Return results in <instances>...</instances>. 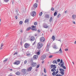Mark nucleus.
<instances>
[{
	"instance_id": "nucleus-18",
	"label": "nucleus",
	"mask_w": 76,
	"mask_h": 76,
	"mask_svg": "<svg viewBox=\"0 0 76 76\" xmlns=\"http://www.w3.org/2000/svg\"><path fill=\"white\" fill-rule=\"evenodd\" d=\"M45 18L46 19H49L50 18V16H49V15L48 14H46L45 15Z\"/></svg>"
},
{
	"instance_id": "nucleus-41",
	"label": "nucleus",
	"mask_w": 76,
	"mask_h": 76,
	"mask_svg": "<svg viewBox=\"0 0 76 76\" xmlns=\"http://www.w3.org/2000/svg\"><path fill=\"white\" fill-rule=\"evenodd\" d=\"M31 27L32 28H35L36 27L35 26H31Z\"/></svg>"
},
{
	"instance_id": "nucleus-25",
	"label": "nucleus",
	"mask_w": 76,
	"mask_h": 76,
	"mask_svg": "<svg viewBox=\"0 0 76 76\" xmlns=\"http://www.w3.org/2000/svg\"><path fill=\"white\" fill-rule=\"evenodd\" d=\"M7 60H8V58H5V60L3 61V62H4V63H6V62H7Z\"/></svg>"
},
{
	"instance_id": "nucleus-3",
	"label": "nucleus",
	"mask_w": 76,
	"mask_h": 76,
	"mask_svg": "<svg viewBox=\"0 0 76 76\" xmlns=\"http://www.w3.org/2000/svg\"><path fill=\"white\" fill-rule=\"evenodd\" d=\"M21 72L23 73V74L25 75L26 73H27V69H21Z\"/></svg>"
},
{
	"instance_id": "nucleus-57",
	"label": "nucleus",
	"mask_w": 76,
	"mask_h": 76,
	"mask_svg": "<svg viewBox=\"0 0 76 76\" xmlns=\"http://www.w3.org/2000/svg\"><path fill=\"white\" fill-rule=\"evenodd\" d=\"M15 12H16V13H18V10H16V11H15Z\"/></svg>"
},
{
	"instance_id": "nucleus-28",
	"label": "nucleus",
	"mask_w": 76,
	"mask_h": 76,
	"mask_svg": "<svg viewBox=\"0 0 76 76\" xmlns=\"http://www.w3.org/2000/svg\"><path fill=\"white\" fill-rule=\"evenodd\" d=\"M53 64H55V63L57 64V61L55 60H54L53 62Z\"/></svg>"
},
{
	"instance_id": "nucleus-48",
	"label": "nucleus",
	"mask_w": 76,
	"mask_h": 76,
	"mask_svg": "<svg viewBox=\"0 0 76 76\" xmlns=\"http://www.w3.org/2000/svg\"><path fill=\"white\" fill-rule=\"evenodd\" d=\"M30 55H31V54L28 53V54H27L26 56H30Z\"/></svg>"
},
{
	"instance_id": "nucleus-2",
	"label": "nucleus",
	"mask_w": 76,
	"mask_h": 76,
	"mask_svg": "<svg viewBox=\"0 0 76 76\" xmlns=\"http://www.w3.org/2000/svg\"><path fill=\"white\" fill-rule=\"evenodd\" d=\"M37 6H38V4L36 3L34 4L33 5V7L31 8L32 10H35V9L37 8Z\"/></svg>"
},
{
	"instance_id": "nucleus-50",
	"label": "nucleus",
	"mask_w": 76,
	"mask_h": 76,
	"mask_svg": "<svg viewBox=\"0 0 76 76\" xmlns=\"http://www.w3.org/2000/svg\"><path fill=\"white\" fill-rule=\"evenodd\" d=\"M44 72L45 73H46V70H45V68H44Z\"/></svg>"
},
{
	"instance_id": "nucleus-32",
	"label": "nucleus",
	"mask_w": 76,
	"mask_h": 76,
	"mask_svg": "<svg viewBox=\"0 0 76 76\" xmlns=\"http://www.w3.org/2000/svg\"><path fill=\"white\" fill-rule=\"evenodd\" d=\"M28 21H29V20L28 19H26L25 20L24 22L25 23H27V22H28Z\"/></svg>"
},
{
	"instance_id": "nucleus-47",
	"label": "nucleus",
	"mask_w": 76,
	"mask_h": 76,
	"mask_svg": "<svg viewBox=\"0 0 76 76\" xmlns=\"http://www.w3.org/2000/svg\"><path fill=\"white\" fill-rule=\"evenodd\" d=\"M26 63H27V61L25 60L24 62V64H26Z\"/></svg>"
},
{
	"instance_id": "nucleus-14",
	"label": "nucleus",
	"mask_w": 76,
	"mask_h": 76,
	"mask_svg": "<svg viewBox=\"0 0 76 76\" xmlns=\"http://www.w3.org/2000/svg\"><path fill=\"white\" fill-rule=\"evenodd\" d=\"M58 53H62V50H61V48H60V49L58 51H57L56 52L55 54Z\"/></svg>"
},
{
	"instance_id": "nucleus-37",
	"label": "nucleus",
	"mask_w": 76,
	"mask_h": 76,
	"mask_svg": "<svg viewBox=\"0 0 76 76\" xmlns=\"http://www.w3.org/2000/svg\"><path fill=\"white\" fill-rule=\"evenodd\" d=\"M56 74V72H53L52 74V75H53V76H54V75H55Z\"/></svg>"
},
{
	"instance_id": "nucleus-13",
	"label": "nucleus",
	"mask_w": 76,
	"mask_h": 76,
	"mask_svg": "<svg viewBox=\"0 0 76 76\" xmlns=\"http://www.w3.org/2000/svg\"><path fill=\"white\" fill-rule=\"evenodd\" d=\"M30 41H33L35 40V37H34L32 36L30 39Z\"/></svg>"
},
{
	"instance_id": "nucleus-20",
	"label": "nucleus",
	"mask_w": 76,
	"mask_h": 76,
	"mask_svg": "<svg viewBox=\"0 0 76 76\" xmlns=\"http://www.w3.org/2000/svg\"><path fill=\"white\" fill-rule=\"evenodd\" d=\"M32 29V28L31 27H29L28 28L26 29V31H30V30Z\"/></svg>"
},
{
	"instance_id": "nucleus-17",
	"label": "nucleus",
	"mask_w": 76,
	"mask_h": 76,
	"mask_svg": "<svg viewBox=\"0 0 76 76\" xmlns=\"http://www.w3.org/2000/svg\"><path fill=\"white\" fill-rule=\"evenodd\" d=\"M72 19H74V20H75V18H76V15H72Z\"/></svg>"
},
{
	"instance_id": "nucleus-55",
	"label": "nucleus",
	"mask_w": 76,
	"mask_h": 76,
	"mask_svg": "<svg viewBox=\"0 0 76 76\" xmlns=\"http://www.w3.org/2000/svg\"><path fill=\"white\" fill-rule=\"evenodd\" d=\"M1 47H3V44L2 43L1 44Z\"/></svg>"
},
{
	"instance_id": "nucleus-53",
	"label": "nucleus",
	"mask_w": 76,
	"mask_h": 76,
	"mask_svg": "<svg viewBox=\"0 0 76 76\" xmlns=\"http://www.w3.org/2000/svg\"><path fill=\"white\" fill-rule=\"evenodd\" d=\"M20 32H21V33H22V32H23V30H21L20 31Z\"/></svg>"
},
{
	"instance_id": "nucleus-8",
	"label": "nucleus",
	"mask_w": 76,
	"mask_h": 76,
	"mask_svg": "<svg viewBox=\"0 0 76 76\" xmlns=\"http://www.w3.org/2000/svg\"><path fill=\"white\" fill-rule=\"evenodd\" d=\"M45 58H46V55H43L40 58L41 60H44Z\"/></svg>"
},
{
	"instance_id": "nucleus-9",
	"label": "nucleus",
	"mask_w": 76,
	"mask_h": 76,
	"mask_svg": "<svg viewBox=\"0 0 76 76\" xmlns=\"http://www.w3.org/2000/svg\"><path fill=\"white\" fill-rule=\"evenodd\" d=\"M29 46V44L26 43L24 45V47L26 48H28Z\"/></svg>"
},
{
	"instance_id": "nucleus-64",
	"label": "nucleus",
	"mask_w": 76,
	"mask_h": 76,
	"mask_svg": "<svg viewBox=\"0 0 76 76\" xmlns=\"http://www.w3.org/2000/svg\"><path fill=\"white\" fill-rule=\"evenodd\" d=\"M56 76H59V75H58V74H57L56 75Z\"/></svg>"
},
{
	"instance_id": "nucleus-62",
	"label": "nucleus",
	"mask_w": 76,
	"mask_h": 76,
	"mask_svg": "<svg viewBox=\"0 0 76 76\" xmlns=\"http://www.w3.org/2000/svg\"><path fill=\"white\" fill-rule=\"evenodd\" d=\"M67 11H66L65 12V13H67Z\"/></svg>"
},
{
	"instance_id": "nucleus-35",
	"label": "nucleus",
	"mask_w": 76,
	"mask_h": 76,
	"mask_svg": "<svg viewBox=\"0 0 76 76\" xmlns=\"http://www.w3.org/2000/svg\"><path fill=\"white\" fill-rule=\"evenodd\" d=\"M61 16V14H59L57 16V18H60Z\"/></svg>"
},
{
	"instance_id": "nucleus-34",
	"label": "nucleus",
	"mask_w": 76,
	"mask_h": 76,
	"mask_svg": "<svg viewBox=\"0 0 76 76\" xmlns=\"http://www.w3.org/2000/svg\"><path fill=\"white\" fill-rule=\"evenodd\" d=\"M23 23V21H20L19 22L20 25H22Z\"/></svg>"
},
{
	"instance_id": "nucleus-44",
	"label": "nucleus",
	"mask_w": 76,
	"mask_h": 76,
	"mask_svg": "<svg viewBox=\"0 0 76 76\" xmlns=\"http://www.w3.org/2000/svg\"><path fill=\"white\" fill-rule=\"evenodd\" d=\"M52 57H53V55H50L49 57V58H52Z\"/></svg>"
},
{
	"instance_id": "nucleus-61",
	"label": "nucleus",
	"mask_w": 76,
	"mask_h": 76,
	"mask_svg": "<svg viewBox=\"0 0 76 76\" xmlns=\"http://www.w3.org/2000/svg\"><path fill=\"white\" fill-rule=\"evenodd\" d=\"M58 64L59 66H60V65H61V63H59Z\"/></svg>"
},
{
	"instance_id": "nucleus-56",
	"label": "nucleus",
	"mask_w": 76,
	"mask_h": 76,
	"mask_svg": "<svg viewBox=\"0 0 76 76\" xmlns=\"http://www.w3.org/2000/svg\"><path fill=\"white\" fill-rule=\"evenodd\" d=\"M16 54H18V53L17 52H15L14 53V55H15Z\"/></svg>"
},
{
	"instance_id": "nucleus-54",
	"label": "nucleus",
	"mask_w": 76,
	"mask_h": 76,
	"mask_svg": "<svg viewBox=\"0 0 76 76\" xmlns=\"http://www.w3.org/2000/svg\"><path fill=\"white\" fill-rule=\"evenodd\" d=\"M35 42H36V41H35V42H34V43L32 44L33 45H35Z\"/></svg>"
},
{
	"instance_id": "nucleus-46",
	"label": "nucleus",
	"mask_w": 76,
	"mask_h": 76,
	"mask_svg": "<svg viewBox=\"0 0 76 76\" xmlns=\"http://www.w3.org/2000/svg\"><path fill=\"white\" fill-rule=\"evenodd\" d=\"M58 73V69H57V71H56V72H55V73H56V74H57V73Z\"/></svg>"
},
{
	"instance_id": "nucleus-11",
	"label": "nucleus",
	"mask_w": 76,
	"mask_h": 76,
	"mask_svg": "<svg viewBox=\"0 0 76 76\" xmlns=\"http://www.w3.org/2000/svg\"><path fill=\"white\" fill-rule=\"evenodd\" d=\"M38 58V55H34L33 56V59H34V60H37Z\"/></svg>"
},
{
	"instance_id": "nucleus-21",
	"label": "nucleus",
	"mask_w": 76,
	"mask_h": 76,
	"mask_svg": "<svg viewBox=\"0 0 76 76\" xmlns=\"http://www.w3.org/2000/svg\"><path fill=\"white\" fill-rule=\"evenodd\" d=\"M57 11L56 10L54 14V16H56V15H57Z\"/></svg>"
},
{
	"instance_id": "nucleus-58",
	"label": "nucleus",
	"mask_w": 76,
	"mask_h": 76,
	"mask_svg": "<svg viewBox=\"0 0 76 76\" xmlns=\"http://www.w3.org/2000/svg\"><path fill=\"white\" fill-rule=\"evenodd\" d=\"M15 18L16 19H18V17L17 16H15Z\"/></svg>"
},
{
	"instance_id": "nucleus-31",
	"label": "nucleus",
	"mask_w": 76,
	"mask_h": 76,
	"mask_svg": "<svg viewBox=\"0 0 76 76\" xmlns=\"http://www.w3.org/2000/svg\"><path fill=\"white\" fill-rule=\"evenodd\" d=\"M53 48H54V49H57V47L56 45H55L53 46Z\"/></svg>"
},
{
	"instance_id": "nucleus-24",
	"label": "nucleus",
	"mask_w": 76,
	"mask_h": 76,
	"mask_svg": "<svg viewBox=\"0 0 76 76\" xmlns=\"http://www.w3.org/2000/svg\"><path fill=\"white\" fill-rule=\"evenodd\" d=\"M52 39H53V41H54L55 39H56V38H55V37L54 36H53L52 37Z\"/></svg>"
},
{
	"instance_id": "nucleus-12",
	"label": "nucleus",
	"mask_w": 76,
	"mask_h": 76,
	"mask_svg": "<svg viewBox=\"0 0 76 76\" xmlns=\"http://www.w3.org/2000/svg\"><path fill=\"white\" fill-rule=\"evenodd\" d=\"M43 27L44 28H48V26L47 25V24L44 23L43 24Z\"/></svg>"
},
{
	"instance_id": "nucleus-15",
	"label": "nucleus",
	"mask_w": 76,
	"mask_h": 76,
	"mask_svg": "<svg viewBox=\"0 0 76 76\" xmlns=\"http://www.w3.org/2000/svg\"><path fill=\"white\" fill-rule=\"evenodd\" d=\"M56 65L52 64L50 65L51 68H57V66H56Z\"/></svg>"
},
{
	"instance_id": "nucleus-51",
	"label": "nucleus",
	"mask_w": 76,
	"mask_h": 76,
	"mask_svg": "<svg viewBox=\"0 0 76 76\" xmlns=\"http://www.w3.org/2000/svg\"><path fill=\"white\" fill-rule=\"evenodd\" d=\"M39 65H37L36 66V68H37H37H39Z\"/></svg>"
},
{
	"instance_id": "nucleus-40",
	"label": "nucleus",
	"mask_w": 76,
	"mask_h": 76,
	"mask_svg": "<svg viewBox=\"0 0 76 76\" xmlns=\"http://www.w3.org/2000/svg\"><path fill=\"white\" fill-rule=\"evenodd\" d=\"M62 67L64 69H66V66H64V65L63 66H62Z\"/></svg>"
},
{
	"instance_id": "nucleus-7",
	"label": "nucleus",
	"mask_w": 76,
	"mask_h": 76,
	"mask_svg": "<svg viewBox=\"0 0 76 76\" xmlns=\"http://www.w3.org/2000/svg\"><path fill=\"white\" fill-rule=\"evenodd\" d=\"M15 65H19L20 64V61H17L13 63Z\"/></svg>"
},
{
	"instance_id": "nucleus-30",
	"label": "nucleus",
	"mask_w": 76,
	"mask_h": 76,
	"mask_svg": "<svg viewBox=\"0 0 76 76\" xmlns=\"http://www.w3.org/2000/svg\"><path fill=\"white\" fill-rule=\"evenodd\" d=\"M9 0H4V2H5V3H7L8 2H9Z\"/></svg>"
},
{
	"instance_id": "nucleus-22",
	"label": "nucleus",
	"mask_w": 76,
	"mask_h": 76,
	"mask_svg": "<svg viewBox=\"0 0 76 76\" xmlns=\"http://www.w3.org/2000/svg\"><path fill=\"white\" fill-rule=\"evenodd\" d=\"M31 30L32 31H37V29L36 28H31Z\"/></svg>"
},
{
	"instance_id": "nucleus-4",
	"label": "nucleus",
	"mask_w": 76,
	"mask_h": 76,
	"mask_svg": "<svg viewBox=\"0 0 76 76\" xmlns=\"http://www.w3.org/2000/svg\"><path fill=\"white\" fill-rule=\"evenodd\" d=\"M59 70L61 72L60 73L61 75H64V69H63L60 68L59 69Z\"/></svg>"
},
{
	"instance_id": "nucleus-16",
	"label": "nucleus",
	"mask_w": 76,
	"mask_h": 76,
	"mask_svg": "<svg viewBox=\"0 0 76 76\" xmlns=\"http://www.w3.org/2000/svg\"><path fill=\"white\" fill-rule=\"evenodd\" d=\"M32 66H31L29 68H28L27 69V72H31V70H32Z\"/></svg>"
},
{
	"instance_id": "nucleus-63",
	"label": "nucleus",
	"mask_w": 76,
	"mask_h": 76,
	"mask_svg": "<svg viewBox=\"0 0 76 76\" xmlns=\"http://www.w3.org/2000/svg\"><path fill=\"white\" fill-rule=\"evenodd\" d=\"M74 44H76V40Z\"/></svg>"
},
{
	"instance_id": "nucleus-38",
	"label": "nucleus",
	"mask_w": 76,
	"mask_h": 76,
	"mask_svg": "<svg viewBox=\"0 0 76 76\" xmlns=\"http://www.w3.org/2000/svg\"><path fill=\"white\" fill-rule=\"evenodd\" d=\"M38 23L37 22H35L34 23V25H37Z\"/></svg>"
},
{
	"instance_id": "nucleus-43",
	"label": "nucleus",
	"mask_w": 76,
	"mask_h": 76,
	"mask_svg": "<svg viewBox=\"0 0 76 76\" xmlns=\"http://www.w3.org/2000/svg\"><path fill=\"white\" fill-rule=\"evenodd\" d=\"M37 55H39L40 54V52H38L37 53Z\"/></svg>"
},
{
	"instance_id": "nucleus-29",
	"label": "nucleus",
	"mask_w": 76,
	"mask_h": 76,
	"mask_svg": "<svg viewBox=\"0 0 76 76\" xmlns=\"http://www.w3.org/2000/svg\"><path fill=\"white\" fill-rule=\"evenodd\" d=\"M56 68H53L52 69H51V72H54V70H55V69H56Z\"/></svg>"
},
{
	"instance_id": "nucleus-36",
	"label": "nucleus",
	"mask_w": 76,
	"mask_h": 76,
	"mask_svg": "<svg viewBox=\"0 0 76 76\" xmlns=\"http://www.w3.org/2000/svg\"><path fill=\"white\" fill-rule=\"evenodd\" d=\"M63 65H64V62H63V63L61 65V67H62L63 66Z\"/></svg>"
},
{
	"instance_id": "nucleus-39",
	"label": "nucleus",
	"mask_w": 76,
	"mask_h": 76,
	"mask_svg": "<svg viewBox=\"0 0 76 76\" xmlns=\"http://www.w3.org/2000/svg\"><path fill=\"white\" fill-rule=\"evenodd\" d=\"M51 10L52 11H54V8L53 7H52L51 9Z\"/></svg>"
},
{
	"instance_id": "nucleus-5",
	"label": "nucleus",
	"mask_w": 76,
	"mask_h": 76,
	"mask_svg": "<svg viewBox=\"0 0 76 76\" xmlns=\"http://www.w3.org/2000/svg\"><path fill=\"white\" fill-rule=\"evenodd\" d=\"M39 39L41 42H44L45 40V39L44 37H41Z\"/></svg>"
},
{
	"instance_id": "nucleus-27",
	"label": "nucleus",
	"mask_w": 76,
	"mask_h": 76,
	"mask_svg": "<svg viewBox=\"0 0 76 76\" xmlns=\"http://www.w3.org/2000/svg\"><path fill=\"white\" fill-rule=\"evenodd\" d=\"M49 46L48 45L47 46V51H49Z\"/></svg>"
},
{
	"instance_id": "nucleus-59",
	"label": "nucleus",
	"mask_w": 76,
	"mask_h": 76,
	"mask_svg": "<svg viewBox=\"0 0 76 76\" xmlns=\"http://www.w3.org/2000/svg\"><path fill=\"white\" fill-rule=\"evenodd\" d=\"M58 41H60V42H61V39H59V40H58Z\"/></svg>"
},
{
	"instance_id": "nucleus-60",
	"label": "nucleus",
	"mask_w": 76,
	"mask_h": 76,
	"mask_svg": "<svg viewBox=\"0 0 76 76\" xmlns=\"http://www.w3.org/2000/svg\"><path fill=\"white\" fill-rule=\"evenodd\" d=\"M73 23H74V24H75V23H76L75 21L73 22Z\"/></svg>"
},
{
	"instance_id": "nucleus-1",
	"label": "nucleus",
	"mask_w": 76,
	"mask_h": 76,
	"mask_svg": "<svg viewBox=\"0 0 76 76\" xmlns=\"http://www.w3.org/2000/svg\"><path fill=\"white\" fill-rule=\"evenodd\" d=\"M42 44L41 43H38L37 46V48L39 50L42 47Z\"/></svg>"
},
{
	"instance_id": "nucleus-33",
	"label": "nucleus",
	"mask_w": 76,
	"mask_h": 76,
	"mask_svg": "<svg viewBox=\"0 0 76 76\" xmlns=\"http://www.w3.org/2000/svg\"><path fill=\"white\" fill-rule=\"evenodd\" d=\"M42 12H41L40 13H39V15L41 16H42Z\"/></svg>"
},
{
	"instance_id": "nucleus-26",
	"label": "nucleus",
	"mask_w": 76,
	"mask_h": 76,
	"mask_svg": "<svg viewBox=\"0 0 76 76\" xmlns=\"http://www.w3.org/2000/svg\"><path fill=\"white\" fill-rule=\"evenodd\" d=\"M52 21H53V17H51L50 18L49 20L50 22H51Z\"/></svg>"
},
{
	"instance_id": "nucleus-23",
	"label": "nucleus",
	"mask_w": 76,
	"mask_h": 76,
	"mask_svg": "<svg viewBox=\"0 0 76 76\" xmlns=\"http://www.w3.org/2000/svg\"><path fill=\"white\" fill-rule=\"evenodd\" d=\"M20 73L19 72H17L15 74L17 75H20Z\"/></svg>"
},
{
	"instance_id": "nucleus-52",
	"label": "nucleus",
	"mask_w": 76,
	"mask_h": 76,
	"mask_svg": "<svg viewBox=\"0 0 76 76\" xmlns=\"http://www.w3.org/2000/svg\"><path fill=\"white\" fill-rule=\"evenodd\" d=\"M68 49L67 48H66V49H65V51H68Z\"/></svg>"
},
{
	"instance_id": "nucleus-45",
	"label": "nucleus",
	"mask_w": 76,
	"mask_h": 76,
	"mask_svg": "<svg viewBox=\"0 0 76 76\" xmlns=\"http://www.w3.org/2000/svg\"><path fill=\"white\" fill-rule=\"evenodd\" d=\"M60 63H64V62H63V60L62 59L61 60V61Z\"/></svg>"
},
{
	"instance_id": "nucleus-49",
	"label": "nucleus",
	"mask_w": 76,
	"mask_h": 76,
	"mask_svg": "<svg viewBox=\"0 0 76 76\" xmlns=\"http://www.w3.org/2000/svg\"><path fill=\"white\" fill-rule=\"evenodd\" d=\"M38 32H39V33H40L41 32V31L39 30V29H38L37 31Z\"/></svg>"
},
{
	"instance_id": "nucleus-6",
	"label": "nucleus",
	"mask_w": 76,
	"mask_h": 76,
	"mask_svg": "<svg viewBox=\"0 0 76 76\" xmlns=\"http://www.w3.org/2000/svg\"><path fill=\"white\" fill-rule=\"evenodd\" d=\"M36 14L37 13H36V12L35 11H33L31 13V15L32 16H33V17H34V16L36 15Z\"/></svg>"
},
{
	"instance_id": "nucleus-42",
	"label": "nucleus",
	"mask_w": 76,
	"mask_h": 76,
	"mask_svg": "<svg viewBox=\"0 0 76 76\" xmlns=\"http://www.w3.org/2000/svg\"><path fill=\"white\" fill-rule=\"evenodd\" d=\"M57 61V62H59L60 61V59H58Z\"/></svg>"
},
{
	"instance_id": "nucleus-10",
	"label": "nucleus",
	"mask_w": 76,
	"mask_h": 76,
	"mask_svg": "<svg viewBox=\"0 0 76 76\" xmlns=\"http://www.w3.org/2000/svg\"><path fill=\"white\" fill-rule=\"evenodd\" d=\"M31 65L32 67H35L37 66V63L35 62H33L31 64Z\"/></svg>"
},
{
	"instance_id": "nucleus-19",
	"label": "nucleus",
	"mask_w": 76,
	"mask_h": 76,
	"mask_svg": "<svg viewBox=\"0 0 76 76\" xmlns=\"http://www.w3.org/2000/svg\"><path fill=\"white\" fill-rule=\"evenodd\" d=\"M34 60V58H31L30 60V63H31H31H34V62H33V61Z\"/></svg>"
}]
</instances>
